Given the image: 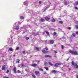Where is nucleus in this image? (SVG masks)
I'll list each match as a JSON object with an SVG mask.
<instances>
[{
	"label": "nucleus",
	"instance_id": "21",
	"mask_svg": "<svg viewBox=\"0 0 78 78\" xmlns=\"http://www.w3.org/2000/svg\"><path fill=\"white\" fill-rule=\"evenodd\" d=\"M44 69H45L46 70H48V68L47 67H44Z\"/></svg>",
	"mask_w": 78,
	"mask_h": 78
},
{
	"label": "nucleus",
	"instance_id": "42",
	"mask_svg": "<svg viewBox=\"0 0 78 78\" xmlns=\"http://www.w3.org/2000/svg\"><path fill=\"white\" fill-rule=\"evenodd\" d=\"M26 39L27 40H28V39H29V37H26Z\"/></svg>",
	"mask_w": 78,
	"mask_h": 78
},
{
	"label": "nucleus",
	"instance_id": "35",
	"mask_svg": "<svg viewBox=\"0 0 78 78\" xmlns=\"http://www.w3.org/2000/svg\"><path fill=\"white\" fill-rule=\"evenodd\" d=\"M21 67H23V66H24V65L23 64H21Z\"/></svg>",
	"mask_w": 78,
	"mask_h": 78
},
{
	"label": "nucleus",
	"instance_id": "18",
	"mask_svg": "<svg viewBox=\"0 0 78 78\" xmlns=\"http://www.w3.org/2000/svg\"><path fill=\"white\" fill-rule=\"evenodd\" d=\"M9 51H12L13 50L12 49V48H9Z\"/></svg>",
	"mask_w": 78,
	"mask_h": 78
},
{
	"label": "nucleus",
	"instance_id": "1",
	"mask_svg": "<svg viewBox=\"0 0 78 78\" xmlns=\"http://www.w3.org/2000/svg\"><path fill=\"white\" fill-rule=\"evenodd\" d=\"M69 53H70L73 54V55H78V53L76 51H69Z\"/></svg>",
	"mask_w": 78,
	"mask_h": 78
},
{
	"label": "nucleus",
	"instance_id": "32",
	"mask_svg": "<svg viewBox=\"0 0 78 78\" xmlns=\"http://www.w3.org/2000/svg\"><path fill=\"white\" fill-rule=\"evenodd\" d=\"M44 64H45V66H47V65H48V64L47 63V62H45Z\"/></svg>",
	"mask_w": 78,
	"mask_h": 78
},
{
	"label": "nucleus",
	"instance_id": "44",
	"mask_svg": "<svg viewBox=\"0 0 78 78\" xmlns=\"http://www.w3.org/2000/svg\"><path fill=\"white\" fill-rule=\"evenodd\" d=\"M75 9H78V7H75Z\"/></svg>",
	"mask_w": 78,
	"mask_h": 78
},
{
	"label": "nucleus",
	"instance_id": "20",
	"mask_svg": "<svg viewBox=\"0 0 78 78\" xmlns=\"http://www.w3.org/2000/svg\"><path fill=\"white\" fill-rule=\"evenodd\" d=\"M20 19H24V17L23 16H21L20 17Z\"/></svg>",
	"mask_w": 78,
	"mask_h": 78
},
{
	"label": "nucleus",
	"instance_id": "54",
	"mask_svg": "<svg viewBox=\"0 0 78 78\" xmlns=\"http://www.w3.org/2000/svg\"><path fill=\"white\" fill-rule=\"evenodd\" d=\"M77 78H78V76H77Z\"/></svg>",
	"mask_w": 78,
	"mask_h": 78
},
{
	"label": "nucleus",
	"instance_id": "4",
	"mask_svg": "<svg viewBox=\"0 0 78 78\" xmlns=\"http://www.w3.org/2000/svg\"><path fill=\"white\" fill-rule=\"evenodd\" d=\"M16 67H14L13 68V71L15 73H17V71H16Z\"/></svg>",
	"mask_w": 78,
	"mask_h": 78
},
{
	"label": "nucleus",
	"instance_id": "28",
	"mask_svg": "<svg viewBox=\"0 0 78 78\" xmlns=\"http://www.w3.org/2000/svg\"><path fill=\"white\" fill-rule=\"evenodd\" d=\"M72 64L73 65V66H75V63H74V62H72Z\"/></svg>",
	"mask_w": 78,
	"mask_h": 78
},
{
	"label": "nucleus",
	"instance_id": "17",
	"mask_svg": "<svg viewBox=\"0 0 78 78\" xmlns=\"http://www.w3.org/2000/svg\"><path fill=\"white\" fill-rule=\"evenodd\" d=\"M45 32L46 33V34L48 35H50V34H49V32H48L47 31H45Z\"/></svg>",
	"mask_w": 78,
	"mask_h": 78
},
{
	"label": "nucleus",
	"instance_id": "52",
	"mask_svg": "<svg viewBox=\"0 0 78 78\" xmlns=\"http://www.w3.org/2000/svg\"><path fill=\"white\" fill-rule=\"evenodd\" d=\"M15 56V55H13V56Z\"/></svg>",
	"mask_w": 78,
	"mask_h": 78
},
{
	"label": "nucleus",
	"instance_id": "43",
	"mask_svg": "<svg viewBox=\"0 0 78 78\" xmlns=\"http://www.w3.org/2000/svg\"><path fill=\"white\" fill-rule=\"evenodd\" d=\"M61 48H62V49H63L64 46H62V45L61 46Z\"/></svg>",
	"mask_w": 78,
	"mask_h": 78
},
{
	"label": "nucleus",
	"instance_id": "2",
	"mask_svg": "<svg viewBox=\"0 0 78 78\" xmlns=\"http://www.w3.org/2000/svg\"><path fill=\"white\" fill-rule=\"evenodd\" d=\"M61 63H57L55 65V67H58V66H60L61 65Z\"/></svg>",
	"mask_w": 78,
	"mask_h": 78
},
{
	"label": "nucleus",
	"instance_id": "10",
	"mask_svg": "<svg viewBox=\"0 0 78 78\" xmlns=\"http://www.w3.org/2000/svg\"><path fill=\"white\" fill-rule=\"evenodd\" d=\"M19 29V26H17L16 27V28H15V30H18Z\"/></svg>",
	"mask_w": 78,
	"mask_h": 78
},
{
	"label": "nucleus",
	"instance_id": "7",
	"mask_svg": "<svg viewBox=\"0 0 78 78\" xmlns=\"http://www.w3.org/2000/svg\"><path fill=\"white\" fill-rule=\"evenodd\" d=\"M49 42L50 44H52L53 43H54V41L53 40H51L49 41Z\"/></svg>",
	"mask_w": 78,
	"mask_h": 78
},
{
	"label": "nucleus",
	"instance_id": "41",
	"mask_svg": "<svg viewBox=\"0 0 78 78\" xmlns=\"http://www.w3.org/2000/svg\"><path fill=\"white\" fill-rule=\"evenodd\" d=\"M59 22L60 23H61V24H62V21H60Z\"/></svg>",
	"mask_w": 78,
	"mask_h": 78
},
{
	"label": "nucleus",
	"instance_id": "34",
	"mask_svg": "<svg viewBox=\"0 0 78 78\" xmlns=\"http://www.w3.org/2000/svg\"><path fill=\"white\" fill-rule=\"evenodd\" d=\"M16 49V50H18L19 49V47H17Z\"/></svg>",
	"mask_w": 78,
	"mask_h": 78
},
{
	"label": "nucleus",
	"instance_id": "19",
	"mask_svg": "<svg viewBox=\"0 0 78 78\" xmlns=\"http://www.w3.org/2000/svg\"><path fill=\"white\" fill-rule=\"evenodd\" d=\"M39 70H40L41 71V72H42L43 71V69H41L40 68H38Z\"/></svg>",
	"mask_w": 78,
	"mask_h": 78
},
{
	"label": "nucleus",
	"instance_id": "49",
	"mask_svg": "<svg viewBox=\"0 0 78 78\" xmlns=\"http://www.w3.org/2000/svg\"><path fill=\"white\" fill-rule=\"evenodd\" d=\"M44 75H46V74H47V73H46V72L44 73Z\"/></svg>",
	"mask_w": 78,
	"mask_h": 78
},
{
	"label": "nucleus",
	"instance_id": "47",
	"mask_svg": "<svg viewBox=\"0 0 78 78\" xmlns=\"http://www.w3.org/2000/svg\"><path fill=\"white\" fill-rule=\"evenodd\" d=\"M76 5H78V1L76 3Z\"/></svg>",
	"mask_w": 78,
	"mask_h": 78
},
{
	"label": "nucleus",
	"instance_id": "38",
	"mask_svg": "<svg viewBox=\"0 0 78 78\" xmlns=\"http://www.w3.org/2000/svg\"><path fill=\"white\" fill-rule=\"evenodd\" d=\"M54 35L56 36V32H54Z\"/></svg>",
	"mask_w": 78,
	"mask_h": 78
},
{
	"label": "nucleus",
	"instance_id": "36",
	"mask_svg": "<svg viewBox=\"0 0 78 78\" xmlns=\"http://www.w3.org/2000/svg\"><path fill=\"white\" fill-rule=\"evenodd\" d=\"M73 36H74V37H75V34L74 33H73Z\"/></svg>",
	"mask_w": 78,
	"mask_h": 78
},
{
	"label": "nucleus",
	"instance_id": "50",
	"mask_svg": "<svg viewBox=\"0 0 78 78\" xmlns=\"http://www.w3.org/2000/svg\"><path fill=\"white\" fill-rule=\"evenodd\" d=\"M76 23L77 24H78V21H76Z\"/></svg>",
	"mask_w": 78,
	"mask_h": 78
},
{
	"label": "nucleus",
	"instance_id": "55",
	"mask_svg": "<svg viewBox=\"0 0 78 78\" xmlns=\"http://www.w3.org/2000/svg\"><path fill=\"white\" fill-rule=\"evenodd\" d=\"M43 34H45V33H44V32H43Z\"/></svg>",
	"mask_w": 78,
	"mask_h": 78
},
{
	"label": "nucleus",
	"instance_id": "24",
	"mask_svg": "<svg viewBox=\"0 0 78 78\" xmlns=\"http://www.w3.org/2000/svg\"><path fill=\"white\" fill-rule=\"evenodd\" d=\"M32 76L33 78H36V76L34 75V74H33L32 75Z\"/></svg>",
	"mask_w": 78,
	"mask_h": 78
},
{
	"label": "nucleus",
	"instance_id": "33",
	"mask_svg": "<svg viewBox=\"0 0 78 78\" xmlns=\"http://www.w3.org/2000/svg\"><path fill=\"white\" fill-rule=\"evenodd\" d=\"M75 67L76 68H78V66L76 64L75 66Z\"/></svg>",
	"mask_w": 78,
	"mask_h": 78
},
{
	"label": "nucleus",
	"instance_id": "8",
	"mask_svg": "<svg viewBox=\"0 0 78 78\" xmlns=\"http://www.w3.org/2000/svg\"><path fill=\"white\" fill-rule=\"evenodd\" d=\"M2 70H5V65L2 66Z\"/></svg>",
	"mask_w": 78,
	"mask_h": 78
},
{
	"label": "nucleus",
	"instance_id": "6",
	"mask_svg": "<svg viewBox=\"0 0 78 78\" xmlns=\"http://www.w3.org/2000/svg\"><path fill=\"white\" fill-rule=\"evenodd\" d=\"M42 52H43V53H47V51H45L44 49L42 50Z\"/></svg>",
	"mask_w": 78,
	"mask_h": 78
},
{
	"label": "nucleus",
	"instance_id": "9",
	"mask_svg": "<svg viewBox=\"0 0 78 78\" xmlns=\"http://www.w3.org/2000/svg\"><path fill=\"white\" fill-rule=\"evenodd\" d=\"M31 66L34 67H36V66H37V64H32L31 65Z\"/></svg>",
	"mask_w": 78,
	"mask_h": 78
},
{
	"label": "nucleus",
	"instance_id": "57",
	"mask_svg": "<svg viewBox=\"0 0 78 78\" xmlns=\"http://www.w3.org/2000/svg\"><path fill=\"white\" fill-rule=\"evenodd\" d=\"M46 42V43H47V42Z\"/></svg>",
	"mask_w": 78,
	"mask_h": 78
},
{
	"label": "nucleus",
	"instance_id": "51",
	"mask_svg": "<svg viewBox=\"0 0 78 78\" xmlns=\"http://www.w3.org/2000/svg\"><path fill=\"white\" fill-rule=\"evenodd\" d=\"M35 34V35H38V34Z\"/></svg>",
	"mask_w": 78,
	"mask_h": 78
},
{
	"label": "nucleus",
	"instance_id": "12",
	"mask_svg": "<svg viewBox=\"0 0 78 78\" xmlns=\"http://www.w3.org/2000/svg\"><path fill=\"white\" fill-rule=\"evenodd\" d=\"M51 72H53V73H57V72L55 70H53L52 71H51Z\"/></svg>",
	"mask_w": 78,
	"mask_h": 78
},
{
	"label": "nucleus",
	"instance_id": "13",
	"mask_svg": "<svg viewBox=\"0 0 78 78\" xmlns=\"http://www.w3.org/2000/svg\"><path fill=\"white\" fill-rule=\"evenodd\" d=\"M19 61H20V60L19 59H17L16 60V63H19Z\"/></svg>",
	"mask_w": 78,
	"mask_h": 78
},
{
	"label": "nucleus",
	"instance_id": "39",
	"mask_svg": "<svg viewBox=\"0 0 78 78\" xmlns=\"http://www.w3.org/2000/svg\"><path fill=\"white\" fill-rule=\"evenodd\" d=\"M23 54H25V51H23Z\"/></svg>",
	"mask_w": 78,
	"mask_h": 78
},
{
	"label": "nucleus",
	"instance_id": "37",
	"mask_svg": "<svg viewBox=\"0 0 78 78\" xmlns=\"http://www.w3.org/2000/svg\"><path fill=\"white\" fill-rule=\"evenodd\" d=\"M9 70H8L7 71V72H6V73H9Z\"/></svg>",
	"mask_w": 78,
	"mask_h": 78
},
{
	"label": "nucleus",
	"instance_id": "22",
	"mask_svg": "<svg viewBox=\"0 0 78 78\" xmlns=\"http://www.w3.org/2000/svg\"><path fill=\"white\" fill-rule=\"evenodd\" d=\"M44 50H46V51H47L48 50V49L47 48H44Z\"/></svg>",
	"mask_w": 78,
	"mask_h": 78
},
{
	"label": "nucleus",
	"instance_id": "27",
	"mask_svg": "<svg viewBox=\"0 0 78 78\" xmlns=\"http://www.w3.org/2000/svg\"><path fill=\"white\" fill-rule=\"evenodd\" d=\"M71 28H72L71 27H67V29H68V30H70L71 29Z\"/></svg>",
	"mask_w": 78,
	"mask_h": 78
},
{
	"label": "nucleus",
	"instance_id": "40",
	"mask_svg": "<svg viewBox=\"0 0 78 78\" xmlns=\"http://www.w3.org/2000/svg\"><path fill=\"white\" fill-rule=\"evenodd\" d=\"M17 72H18V73H20V71L19 70H18Z\"/></svg>",
	"mask_w": 78,
	"mask_h": 78
},
{
	"label": "nucleus",
	"instance_id": "14",
	"mask_svg": "<svg viewBox=\"0 0 78 78\" xmlns=\"http://www.w3.org/2000/svg\"><path fill=\"white\" fill-rule=\"evenodd\" d=\"M45 19L46 20H50V18L48 17H45Z\"/></svg>",
	"mask_w": 78,
	"mask_h": 78
},
{
	"label": "nucleus",
	"instance_id": "31",
	"mask_svg": "<svg viewBox=\"0 0 78 78\" xmlns=\"http://www.w3.org/2000/svg\"><path fill=\"white\" fill-rule=\"evenodd\" d=\"M25 71H26L27 72H29V71H28V69H25Z\"/></svg>",
	"mask_w": 78,
	"mask_h": 78
},
{
	"label": "nucleus",
	"instance_id": "26",
	"mask_svg": "<svg viewBox=\"0 0 78 78\" xmlns=\"http://www.w3.org/2000/svg\"><path fill=\"white\" fill-rule=\"evenodd\" d=\"M64 5H67V2H64Z\"/></svg>",
	"mask_w": 78,
	"mask_h": 78
},
{
	"label": "nucleus",
	"instance_id": "16",
	"mask_svg": "<svg viewBox=\"0 0 78 78\" xmlns=\"http://www.w3.org/2000/svg\"><path fill=\"white\" fill-rule=\"evenodd\" d=\"M44 21H45V20L44 19H41V22H44Z\"/></svg>",
	"mask_w": 78,
	"mask_h": 78
},
{
	"label": "nucleus",
	"instance_id": "46",
	"mask_svg": "<svg viewBox=\"0 0 78 78\" xmlns=\"http://www.w3.org/2000/svg\"><path fill=\"white\" fill-rule=\"evenodd\" d=\"M41 1H40V2H39V4H41Z\"/></svg>",
	"mask_w": 78,
	"mask_h": 78
},
{
	"label": "nucleus",
	"instance_id": "23",
	"mask_svg": "<svg viewBox=\"0 0 78 78\" xmlns=\"http://www.w3.org/2000/svg\"><path fill=\"white\" fill-rule=\"evenodd\" d=\"M51 21H52V22H55V19H52Z\"/></svg>",
	"mask_w": 78,
	"mask_h": 78
},
{
	"label": "nucleus",
	"instance_id": "53",
	"mask_svg": "<svg viewBox=\"0 0 78 78\" xmlns=\"http://www.w3.org/2000/svg\"><path fill=\"white\" fill-rule=\"evenodd\" d=\"M21 29H23V27H21Z\"/></svg>",
	"mask_w": 78,
	"mask_h": 78
},
{
	"label": "nucleus",
	"instance_id": "48",
	"mask_svg": "<svg viewBox=\"0 0 78 78\" xmlns=\"http://www.w3.org/2000/svg\"><path fill=\"white\" fill-rule=\"evenodd\" d=\"M76 34H78V31L76 32Z\"/></svg>",
	"mask_w": 78,
	"mask_h": 78
},
{
	"label": "nucleus",
	"instance_id": "25",
	"mask_svg": "<svg viewBox=\"0 0 78 78\" xmlns=\"http://www.w3.org/2000/svg\"><path fill=\"white\" fill-rule=\"evenodd\" d=\"M35 48L36 50H37V51H39V48H37V47H36Z\"/></svg>",
	"mask_w": 78,
	"mask_h": 78
},
{
	"label": "nucleus",
	"instance_id": "11",
	"mask_svg": "<svg viewBox=\"0 0 78 78\" xmlns=\"http://www.w3.org/2000/svg\"><path fill=\"white\" fill-rule=\"evenodd\" d=\"M45 56L46 58H50V56L49 55H45Z\"/></svg>",
	"mask_w": 78,
	"mask_h": 78
},
{
	"label": "nucleus",
	"instance_id": "45",
	"mask_svg": "<svg viewBox=\"0 0 78 78\" xmlns=\"http://www.w3.org/2000/svg\"><path fill=\"white\" fill-rule=\"evenodd\" d=\"M54 53H57V52L56 51H54Z\"/></svg>",
	"mask_w": 78,
	"mask_h": 78
},
{
	"label": "nucleus",
	"instance_id": "29",
	"mask_svg": "<svg viewBox=\"0 0 78 78\" xmlns=\"http://www.w3.org/2000/svg\"><path fill=\"white\" fill-rule=\"evenodd\" d=\"M75 27L76 28V29H78V26L77 25H75Z\"/></svg>",
	"mask_w": 78,
	"mask_h": 78
},
{
	"label": "nucleus",
	"instance_id": "30",
	"mask_svg": "<svg viewBox=\"0 0 78 78\" xmlns=\"http://www.w3.org/2000/svg\"><path fill=\"white\" fill-rule=\"evenodd\" d=\"M48 8H49V7H47L44 10V11H45L46 10H47V9H48Z\"/></svg>",
	"mask_w": 78,
	"mask_h": 78
},
{
	"label": "nucleus",
	"instance_id": "56",
	"mask_svg": "<svg viewBox=\"0 0 78 78\" xmlns=\"http://www.w3.org/2000/svg\"><path fill=\"white\" fill-rule=\"evenodd\" d=\"M29 13H30V12H28Z\"/></svg>",
	"mask_w": 78,
	"mask_h": 78
},
{
	"label": "nucleus",
	"instance_id": "3",
	"mask_svg": "<svg viewBox=\"0 0 78 78\" xmlns=\"http://www.w3.org/2000/svg\"><path fill=\"white\" fill-rule=\"evenodd\" d=\"M24 5H26V6H28V2L27 1L24 2Z\"/></svg>",
	"mask_w": 78,
	"mask_h": 78
},
{
	"label": "nucleus",
	"instance_id": "5",
	"mask_svg": "<svg viewBox=\"0 0 78 78\" xmlns=\"http://www.w3.org/2000/svg\"><path fill=\"white\" fill-rule=\"evenodd\" d=\"M35 73L36 75H39V74H40V73H39V72L37 71H35Z\"/></svg>",
	"mask_w": 78,
	"mask_h": 78
},
{
	"label": "nucleus",
	"instance_id": "15",
	"mask_svg": "<svg viewBox=\"0 0 78 78\" xmlns=\"http://www.w3.org/2000/svg\"><path fill=\"white\" fill-rule=\"evenodd\" d=\"M48 63L49 65H50V66H53V64H51V63L50 62H48Z\"/></svg>",
	"mask_w": 78,
	"mask_h": 78
}]
</instances>
